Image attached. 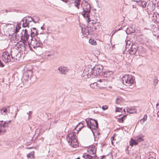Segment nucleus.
Returning <instances> with one entry per match:
<instances>
[{"mask_svg":"<svg viewBox=\"0 0 159 159\" xmlns=\"http://www.w3.org/2000/svg\"><path fill=\"white\" fill-rule=\"evenodd\" d=\"M116 30H116V31H115L114 32V33H113V34L115 33L116 31Z\"/></svg>","mask_w":159,"mask_h":159,"instance_id":"nucleus-60","label":"nucleus"},{"mask_svg":"<svg viewBox=\"0 0 159 159\" xmlns=\"http://www.w3.org/2000/svg\"><path fill=\"white\" fill-rule=\"evenodd\" d=\"M31 148H30V147H28V148H27V149H30Z\"/></svg>","mask_w":159,"mask_h":159,"instance_id":"nucleus-57","label":"nucleus"},{"mask_svg":"<svg viewBox=\"0 0 159 159\" xmlns=\"http://www.w3.org/2000/svg\"><path fill=\"white\" fill-rule=\"evenodd\" d=\"M157 8L159 9V1L157 2Z\"/></svg>","mask_w":159,"mask_h":159,"instance_id":"nucleus-49","label":"nucleus"},{"mask_svg":"<svg viewBox=\"0 0 159 159\" xmlns=\"http://www.w3.org/2000/svg\"><path fill=\"white\" fill-rule=\"evenodd\" d=\"M103 67L101 65H96L91 69L90 71L87 69H85L84 71L83 75L85 78H89L92 76H95L102 74L103 70Z\"/></svg>","mask_w":159,"mask_h":159,"instance_id":"nucleus-1","label":"nucleus"},{"mask_svg":"<svg viewBox=\"0 0 159 159\" xmlns=\"http://www.w3.org/2000/svg\"><path fill=\"white\" fill-rule=\"evenodd\" d=\"M75 0H66L64 2L66 3H68L69 4H71V3H73V1Z\"/></svg>","mask_w":159,"mask_h":159,"instance_id":"nucleus-40","label":"nucleus"},{"mask_svg":"<svg viewBox=\"0 0 159 159\" xmlns=\"http://www.w3.org/2000/svg\"><path fill=\"white\" fill-rule=\"evenodd\" d=\"M47 34H51L52 30L51 29V28L50 26H48L47 29Z\"/></svg>","mask_w":159,"mask_h":159,"instance_id":"nucleus-36","label":"nucleus"},{"mask_svg":"<svg viewBox=\"0 0 159 159\" xmlns=\"http://www.w3.org/2000/svg\"><path fill=\"white\" fill-rule=\"evenodd\" d=\"M89 43L92 45H95L96 44V41L95 40L90 39L89 41Z\"/></svg>","mask_w":159,"mask_h":159,"instance_id":"nucleus-37","label":"nucleus"},{"mask_svg":"<svg viewBox=\"0 0 159 159\" xmlns=\"http://www.w3.org/2000/svg\"><path fill=\"white\" fill-rule=\"evenodd\" d=\"M20 29V26H19V25L18 24H17L16 25V28H15V30H16L15 32L16 33L18 32L19 31V30Z\"/></svg>","mask_w":159,"mask_h":159,"instance_id":"nucleus-39","label":"nucleus"},{"mask_svg":"<svg viewBox=\"0 0 159 159\" xmlns=\"http://www.w3.org/2000/svg\"><path fill=\"white\" fill-rule=\"evenodd\" d=\"M95 156L93 155L92 156L89 154H86V153L84 154L83 155L82 157H83L85 159H107L105 157H103L101 158H97L96 159H94V157H95Z\"/></svg>","mask_w":159,"mask_h":159,"instance_id":"nucleus-18","label":"nucleus"},{"mask_svg":"<svg viewBox=\"0 0 159 159\" xmlns=\"http://www.w3.org/2000/svg\"><path fill=\"white\" fill-rule=\"evenodd\" d=\"M6 128L3 127L2 126H0V135H2L4 134L6 132Z\"/></svg>","mask_w":159,"mask_h":159,"instance_id":"nucleus-28","label":"nucleus"},{"mask_svg":"<svg viewBox=\"0 0 159 159\" xmlns=\"http://www.w3.org/2000/svg\"><path fill=\"white\" fill-rule=\"evenodd\" d=\"M6 12H8V11L7 10H6Z\"/></svg>","mask_w":159,"mask_h":159,"instance_id":"nucleus-59","label":"nucleus"},{"mask_svg":"<svg viewBox=\"0 0 159 159\" xmlns=\"http://www.w3.org/2000/svg\"><path fill=\"white\" fill-rule=\"evenodd\" d=\"M127 31H129V33H133L135 32V29L133 27H129L127 29Z\"/></svg>","mask_w":159,"mask_h":159,"instance_id":"nucleus-32","label":"nucleus"},{"mask_svg":"<svg viewBox=\"0 0 159 159\" xmlns=\"http://www.w3.org/2000/svg\"><path fill=\"white\" fill-rule=\"evenodd\" d=\"M90 29V28L89 27L84 26L81 27V31L84 37H87L90 34L91 32L89 31Z\"/></svg>","mask_w":159,"mask_h":159,"instance_id":"nucleus-16","label":"nucleus"},{"mask_svg":"<svg viewBox=\"0 0 159 159\" xmlns=\"http://www.w3.org/2000/svg\"><path fill=\"white\" fill-rule=\"evenodd\" d=\"M19 37L18 35L16 33L13 34L12 37L11 38V41L15 43H16L18 42H19Z\"/></svg>","mask_w":159,"mask_h":159,"instance_id":"nucleus-19","label":"nucleus"},{"mask_svg":"<svg viewBox=\"0 0 159 159\" xmlns=\"http://www.w3.org/2000/svg\"><path fill=\"white\" fill-rule=\"evenodd\" d=\"M9 36H10V34H9Z\"/></svg>","mask_w":159,"mask_h":159,"instance_id":"nucleus-64","label":"nucleus"},{"mask_svg":"<svg viewBox=\"0 0 159 159\" xmlns=\"http://www.w3.org/2000/svg\"><path fill=\"white\" fill-rule=\"evenodd\" d=\"M123 84L128 86H131L134 83V77L131 75H125L122 79Z\"/></svg>","mask_w":159,"mask_h":159,"instance_id":"nucleus-4","label":"nucleus"},{"mask_svg":"<svg viewBox=\"0 0 159 159\" xmlns=\"http://www.w3.org/2000/svg\"><path fill=\"white\" fill-rule=\"evenodd\" d=\"M126 117V115L122 117H121V118H119L118 120V121L119 122H120V123L123 122V120H124L123 118H125V117Z\"/></svg>","mask_w":159,"mask_h":159,"instance_id":"nucleus-38","label":"nucleus"},{"mask_svg":"<svg viewBox=\"0 0 159 159\" xmlns=\"http://www.w3.org/2000/svg\"><path fill=\"white\" fill-rule=\"evenodd\" d=\"M105 80L104 79H100L98 81V82H105Z\"/></svg>","mask_w":159,"mask_h":159,"instance_id":"nucleus-45","label":"nucleus"},{"mask_svg":"<svg viewBox=\"0 0 159 159\" xmlns=\"http://www.w3.org/2000/svg\"><path fill=\"white\" fill-rule=\"evenodd\" d=\"M111 71H107L102 73V75L105 77H108L113 74Z\"/></svg>","mask_w":159,"mask_h":159,"instance_id":"nucleus-22","label":"nucleus"},{"mask_svg":"<svg viewBox=\"0 0 159 159\" xmlns=\"http://www.w3.org/2000/svg\"><path fill=\"white\" fill-rule=\"evenodd\" d=\"M96 149L97 148L95 145H92L88 148L87 151L89 154L96 156Z\"/></svg>","mask_w":159,"mask_h":159,"instance_id":"nucleus-15","label":"nucleus"},{"mask_svg":"<svg viewBox=\"0 0 159 159\" xmlns=\"http://www.w3.org/2000/svg\"><path fill=\"white\" fill-rule=\"evenodd\" d=\"M52 55L51 54H48L47 55V56L48 57H50Z\"/></svg>","mask_w":159,"mask_h":159,"instance_id":"nucleus-54","label":"nucleus"},{"mask_svg":"<svg viewBox=\"0 0 159 159\" xmlns=\"http://www.w3.org/2000/svg\"><path fill=\"white\" fill-rule=\"evenodd\" d=\"M157 116L159 117V111L157 112Z\"/></svg>","mask_w":159,"mask_h":159,"instance_id":"nucleus-55","label":"nucleus"},{"mask_svg":"<svg viewBox=\"0 0 159 159\" xmlns=\"http://www.w3.org/2000/svg\"><path fill=\"white\" fill-rule=\"evenodd\" d=\"M31 22H33L35 23H38L40 20V18L38 16H34L33 17H32Z\"/></svg>","mask_w":159,"mask_h":159,"instance_id":"nucleus-23","label":"nucleus"},{"mask_svg":"<svg viewBox=\"0 0 159 159\" xmlns=\"http://www.w3.org/2000/svg\"><path fill=\"white\" fill-rule=\"evenodd\" d=\"M7 109L6 108H2L1 110V113L2 115H5L7 114Z\"/></svg>","mask_w":159,"mask_h":159,"instance_id":"nucleus-33","label":"nucleus"},{"mask_svg":"<svg viewBox=\"0 0 159 159\" xmlns=\"http://www.w3.org/2000/svg\"><path fill=\"white\" fill-rule=\"evenodd\" d=\"M26 43L23 41H20L17 43L15 47L20 51H25L26 49V46H27Z\"/></svg>","mask_w":159,"mask_h":159,"instance_id":"nucleus-10","label":"nucleus"},{"mask_svg":"<svg viewBox=\"0 0 159 159\" xmlns=\"http://www.w3.org/2000/svg\"><path fill=\"white\" fill-rule=\"evenodd\" d=\"M81 6L83 10V11L81 12V14L84 17L87 18V21L89 23L91 21L89 18V14L90 12V5L85 1H83L81 2Z\"/></svg>","mask_w":159,"mask_h":159,"instance_id":"nucleus-2","label":"nucleus"},{"mask_svg":"<svg viewBox=\"0 0 159 159\" xmlns=\"http://www.w3.org/2000/svg\"><path fill=\"white\" fill-rule=\"evenodd\" d=\"M17 114V113H16V115H15V116H16V115Z\"/></svg>","mask_w":159,"mask_h":159,"instance_id":"nucleus-61","label":"nucleus"},{"mask_svg":"<svg viewBox=\"0 0 159 159\" xmlns=\"http://www.w3.org/2000/svg\"><path fill=\"white\" fill-rule=\"evenodd\" d=\"M139 48L138 46L135 44H132L131 46L130 50L128 51L129 54L131 55H135L137 51H138Z\"/></svg>","mask_w":159,"mask_h":159,"instance_id":"nucleus-14","label":"nucleus"},{"mask_svg":"<svg viewBox=\"0 0 159 159\" xmlns=\"http://www.w3.org/2000/svg\"><path fill=\"white\" fill-rule=\"evenodd\" d=\"M149 159H156V158L154 157H150Z\"/></svg>","mask_w":159,"mask_h":159,"instance_id":"nucleus-48","label":"nucleus"},{"mask_svg":"<svg viewBox=\"0 0 159 159\" xmlns=\"http://www.w3.org/2000/svg\"><path fill=\"white\" fill-rule=\"evenodd\" d=\"M138 142L132 139H131L129 142V145L131 146H133L134 145H136L138 144Z\"/></svg>","mask_w":159,"mask_h":159,"instance_id":"nucleus-29","label":"nucleus"},{"mask_svg":"<svg viewBox=\"0 0 159 159\" xmlns=\"http://www.w3.org/2000/svg\"><path fill=\"white\" fill-rule=\"evenodd\" d=\"M147 3L145 1H142L140 3V5L143 8H144L147 6Z\"/></svg>","mask_w":159,"mask_h":159,"instance_id":"nucleus-34","label":"nucleus"},{"mask_svg":"<svg viewBox=\"0 0 159 159\" xmlns=\"http://www.w3.org/2000/svg\"><path fill=\"white\" fill-rule=\"evenodd\" d=\"M85 120L87 126L93 132V130H95L98 128V124L95 120L92 119H86Z\"/></svg>","mask_w":159,"mask_h":159,"instance_id":"nucleus-5","label":"nucleus"},{"mask_svg":"<svg viewBox=\"0 0 159 159\" xmlns=\"http://www.w3.org/2000/svg\"><path fill=\"white\" fill-rule=\"evenodd\" d=\"M107 107H106V108H104V107L103 106H102V109L103 110H105V109H107Z\"/></svg>","mask_w":159,"mask_h":159,"instance_id":"nucleus-51","label":"nucleus"},{"mask_svg":"<svg viewBox=\"0 0 159 159\" xmlns=\"http://www.w3.org/2000/svg\"><path fill=\"white\" fill-rule=\"evenodd\" d=\"M122 110V108H118V107H116V112H120Z\"/></svg>","mask_w":159,"mask_h":159,"instance_id":"nucleus-43","label":"nucleus"},{"mask_svg":"<svg viewBox=\"0 0 159 159\" xmlns=\"http://www.w3.org/2000/svg\"><path fill=\"white\" fill-rule=\"evenodd\" d=\"M137 140L139 142H140L143 140V139L141 137H137Z\"/></svg>","mask_w":159,"mask_h":159,"instance_id":"nucleus-44","label":"nucleus"},{"mask_svg":"<svg viewBox=\"0 0 159 159\" xmlns=\"http://www.w3.org/2000/svg\"><path fill=\"white\" fill-rule=\"evenodd\" d=\"M123 101V99L121 97L118 96L116 100L115 103L116 104H119L122 102Z\"/></svg>","mask_w":159,"mask_h":159,"instance_id":"nucleus-24","label":"nucleus"},{"mask_svg":"<svg viewBox=\"0 0 159 159\" xmlns=\"http://www.w3.org/2000/svg\"><path fill=\"white\" fill-rule=\"evenodd\" d=\"M30 30V35L32 38H34V36H35L37 34H39L38 31L35 28H31Z\"/></svg>","mask_w":159,"mask_h":159,"instance_id":"nucleus-20","label":"nucleus"},{"mask_svg":"<svg viewBox=\"0 0 159 159\" xmlns=\"http://www.w3.org/2000/svg\"><path fill=\"white\" fill-rule=\"evenodd\" d=\"M147 116L146 114L144 115V117L141 119V120H142L143 123L144 122L147 120Z\"/></svg>","mask_w":159,"mask_h":159,"instance_id":"nucleus-41","label":"nucleus"},{"mask_svg":"<svg viewBox=\"0 0 159 159\" xmlns=\"http://www.w3.org/2000/svg\"><path fill=\"white\" fill-rule=\"evenodd\" d=\"M80 125H81V126L80 128H79V130H77V133H78L79 132V130H80L84 127L83 124L81 122H80L78 124L76 125V127L75 128V129L78 126Z\"/></svg>","mask_w":159,"mask_h":159,"instance_id":"nucleus-35","label":"nucleus"},{"mask_svg":"<svg viewBox=\"0 0 159 159\" xmlns=\"http://www.w3.org/2000/svg\"><path fill=\"white\" fill-rule=\"evenodd\" d=\"M123 111L124 112H125V109H124V110H123Z\"/></svg>","mask_w":159,"mask_h":159,"instance_id":"nucleus-58","label":"nucleus"},{"mask_svg":"<svg viewBox=\"0 0 159 159\" xmlns=\"http://www.w3.org/2000/svg\"><path fill=\"white\" fill-rule=\"evenodd\" d=\"M113 143L112 141H111V143H112H112Z\"/></svg>","mask_w":159,"mask_h":159,"instance_id":"nucleus-62","label":"nucleus"},{"mask_svg":"<svg viewBox=\"0 0 159 159\" xmlns=\"http://www.w3.org/2000/svg\"><path fill=\"white\" fill-rule=\"evenodd\" d=\"M29 69H27L24 72L22 80L23 81H25L26 82L28 81L31 79L32 76L33 72L32 71V67L30 66Z\"/></svg>","mask_w":159,"mask_h":159,"instance_id":"nucleus-7","label":"nucleus"},{"mask_svg":"<svg viewBox=\"0 0 159 159\" xmlns=\"http://www.w3.org/2000/svg\"><path fill=\"white\" fill-rule=\"evenodd\" d=\"M11 56L10 53L7 51H6L2 53V59L5 63H8L11 61Z\"/></svg>","mask_w":159,"mask_h":159,"instance_id":"nucleus-9","label":"nucleus"},{"mask_svg":"<svg viewBox=\"0 0 159 159\" xmlns=\"http://www.w3.org/2000/svg\"><path fill=\"white\" fill-rule=\"evenodd\" d=\"M149 17L151 20L154 23L159 22V15L157 13H151L149 14Z\"/></svg>","mask_w":159,"mask_h":159,"instance_id":"nucleus-12","label":"nucleus"},{"mask_svg":"<svg viewBox=\"0 0 159 159\" xmlns=\"http://www.w3.org/2000/svg\"><path fill=\"white\" fill-rule=\"evenodd\" d=\"M157 80H154V84L155 85H156L157 84Z\"/></svg>","mask_w":159,"mask_h":159,"instance_id":"nucleus-47","label":"nucleus"},{"mask_svg":"<svg viewBox=\"0 0 159 159\" xmlns=\"http://www.w3.org/2000/svg\"><path fill=\"white\" fill-rule=\"evenodd\" d=\"M18 49L15 48L12 49L11 50V55L12 59H17L20 58V53Z\"/></svg>","mask_w":159,"mask_h":159,"instance_id":"nucleus-11","label":"nucleus"},{"mask_svg":"<svg viewBox=\"0 0 159 159\" xmlns=\"http://www.w3.org/2000/svg\"><path fill=\"white\" fill-rule=\"evenodd\" d=\"M133 1H134V2H136L137 3L138 2H139V1H140V0H139V1H138V0H133Z\"/></svg>","mask_w":159,"mask_h":159,"instance_id":"nucleus-50","label":"nucleus"},{"mask_svg":"<svg viewBox=\"0 0 159 159\" xmlns=\"http://www.w3.org/2000/svg\"><path fill=\"white\" fill-rule=\"evenodd\" d=\"M42 45V43L38 38H32L29 45L30 48H33L36 49L38 48L41 47Z\"/></svg>","mask_w":159,"mask_h":159,"instance_id":"nucleus-6","label":"nucleus"},{"mask_svg":"<svg viewBox=\"0 0 159 159\" xmlns=\"http://www.w3.org/2000/svg\"><path fill=\"white\" fill-rule=\"evenodd\" d=\"M11 122V120H9V121H5L4 122V123L1 125H0L2 126L3 127H4L5 128L8 127H9L8 123Z\"/></svg>","mask_w":159,"mask_h":159,"instance_id":"nucleus-30","label":"nucleus"},{"mask_svg":"<svg viewBox=\"0 0 159 159\" xmlns=\"http://www.w3.org/2000/svg\"><path fill=\"white\" fill-rule=\"evenodd\" d=\"M58 70L59 71L60 74L65 75L66 73L68 71V68L65 66H60L58 69Z\"/></svg>","mask_w":159,"mask_h":159,"instance_id":"nucleus-17","label":"nucleus"},{"mask_svg":"<svg viewBox=\"0 0 159 159\" xmlns=\"http://www.w3.org/2000/svg\"><path fill=\"white\" fill-rule=\"evenodd\" d=\"M153 3H148L147 6L148 9L149 11H153L154 9Z\"/></svg>","mask_w":159,"mask_h":159,"instance_id":"nucleus-27","label":"nucleus"},{"mask_svg":"<svg viewBox=\"0 0 159 159\" xmlns=\"http://www.w3.org/2000/svg\"><path fill=\"white\" fill-rule=\"evenodd\" d=\"M91 24L93 25L95 29H96V26L97 25L98 26V23H97L92 22Z\"/></svg>","mask_w":159,"mask_h":159,"instance_id":"nucleus-42","label":"nucleus"},{"mask_svg":"<svg viewBox=\"0 0 159 159\" xmlns=\"http://www.w3.org/2000/svg\"><path fill=\"white\" fill-rule=\"evenodd\" d=\"M31 112V111H29V112H27V114L29 115L30 113Z\"/></svg>","mask_w":159,"mask_h":159,"instance_id":"nucleus-53","label":"nucleus"},{"mask_svg":"<svg viewBox=\"0 0 159 159\" xmlns=\"http://www.w3.org/2000/svg\"><path fill=\"white\" fill-rule=\"evenodd\" d=\"M4 65L0 61V67H4Z\"/></svg>","mask_w":159,"mask_h":159,"instance_id":"nucleus-46","label":"nucleus"},{"mask_svg":"<svg viewBox=\"0 0 159 159\" xmlns=\"http://www.w3.org/2000/svg\"><path fill=\"white\" fill-rule=\"evenodd\" d=\"M127 111L130 114H132L136 113V110L134 107L128 108L127 109Z\"/></svg>","mask_w":159,"mask_h":159,"instance_id":"nucleus-25","label":"nucleus"},{"mask_svg":"<svg viewBox=\"0 0 159 159\" xmlns=\"http://www.w3.org/2000/svg\"><path fill=\"white\" fill-rule=\"evenodd\" d=\"M128 31H126V33H127V34H128V33H127Z\"/></svg>","mask_w":159,"mask_h":159,"instance_id":"nucleus-63","label":"nucleus"},{"mask_svg":"<svg viewBox=\"0 0 159 159\" xmlns=\"http://www.w3.org/2000/svg\"><path fill=\"white\" fill-rule=\"evenodd\" d=\"M129 146H128V147H126V150L127 149H128V148H129Z\"/></svg>","mask_w":159,"mask_h":159,"instance_id":"nucleus-56","label":"nucleus"},{"mask_svg":"<svg viewBox=\"0 0 159 159\" xmlns=\"http://www.w3.org/2000/svg\"><path fill=\"white\" fill-rule=\"evenodd\" d=\"M138 51L139 53L141 55L142 53L144 54L145 52V49L141 47H139Z\"/></svg>","mask_w":159,"mask_h":159,"instance_id":"nucleus-26","label":"nucleus"},{"mask_svg":"<svg viewBox=\"0 0 159 159\" xmlns=\"http://www.w3.org/2000/svg\"><path fill=\"white\" fill-rule=\"evenodd\" d=\"M21 39L22 41L26 42L29 38V35L28 34V31L26 29L23 30L21 32Z\"/></svg>","mask_w":159,"mask_h":159,"instance_id":"nucleus-13","label":"nucleus"},{"mask_svg":"<svg viewBox=\"0 0 159 159\" xmlns=\"http://www.w3.org/2000/svg\"><path fill=\"white\" fill-rule=\"evenodd\" d=\"M41 29L42 30H44V27H43V26H42L41 27Z\"/></svg>","mask_w":159,"mask_h":159,"instance_id":"nucleus-52","label":"nucleus"},{"mask_svg":"<svg viewBox=\"0 0 159 159\" xmlns=\"http://www.w3.org/2000/svg\"><path fill=\"white\" fill-rule=\"evenodd\" d=\"M74 134V132H70L67 135L66 138L68 143L72 147L76 148L78 146V143Z\"/></svg>","mask_w":159,"mask_h":159,"instance_id":"nucleus-3","label":"nucleus"},{"mask_svg":"<svg viewBox=\"0 0 159 159\" xmlns=\"http://www.w3.org/2000/svg\"><path fill=\"white\" fill-rule=\"evenodd\" d=\"M81 0H75L73 1V3L74 6L76 7L78 10L80 8V2Z\"/></svg>","mask_w":159,"mask_h":159,"instance_id":"nucleus-21","label":"nucleus"},{"mask_svg":"<svg viewBox=\"0 0 159 159\" xmlns=\"http://www.w3.org/2000/svg\"><path fill=\"white\" fill-rule=\"evenodd\" d=\"M32 20V17L30 16L26 18H24L21 21L23 22L22 26L23 27H31L32 25L31 24Z\"/></svg>","mask_w":159,"mask_h":159,"instance_id":"nucleus-8","label":"nucleus"},{"mask_svg":"<svg viewBox=\"0 0 159 159\" xmlns=\"http://www.w3.org/2000/svg\"><path fill=\"white\" fill-rule=\"evenodd\" d=\"M34 152H31L30 153L27 155V157L28 159H33L34 158Z\"/></svg>","mask_w":159,"mask_h":159,"instance_id":"nucleus-31","label":"nucleus"}]
</instances>
